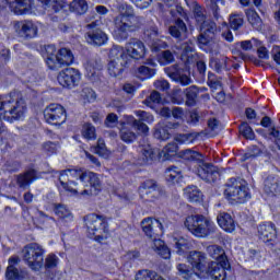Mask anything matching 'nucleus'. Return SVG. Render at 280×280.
I'll list each match as a JSON object with an SVG mask.
<instances>
[{
	"mask_svg": "<svg viewBox=\"0 0 280 280\" xmlns=\"http://www.w3.org/2000/svg\"><path fill=\"white\" fill-rule=\"evenodd\" d=\"M245 14L247 16V21L254 30H261L264 27V20H261V16H259V13H257V10L255 8H249L245 11Z\"/></svg>",
	"mask_w": 280,
	"mask_h": 280,
	"instance_id": "obj_29",
	"label": "nucleus"
},
{
	"mask_svg": "<svg viewBox=\"0 0 280 280\" xmlns=\"http://www.w3.org/2000/svg\"><path fill=\"white\" fill-rule=\"evenodd\" d=\"M261 154V149L257 144H253L249 147V152L244 154V161H248V159H257Z\"/></svg>",
	"mask_w": 280,
	"mask_h": 280,
	"instance_id": "obj_53",
	"label": "nucleus"
},
{
	"mask_svg": "<svg viewBox=\"0 0 280 280\" xmlns=\"http://www.w3.org/2000/svg\"><path fill=\"white\" fill-rule=\"evenodd\" d=\"M144 106H148L152 110L159 106V104H163V97L159 93V91H153L151 94L143 101Z\"/></svg>",
	"mask_w": 280,
	"mask_h": 280,
	"instance_id": "obj_37",
	"label": "nucleus"
},
{
	"mask_svg": "<svg viewBox=\"0 0 280 280\" xmlns=\"http://www.w3.org/2000/svg\"><path fill=\"white\" fill-rule=\"evenodd\" d=\"M199 93L200 90H198V86L196 85H191L184 90V97H186L185 104L188 108H194V106L198 104Z\"/></svg>",
	"mask_w": 280,
	"mask_h": 280,
	"instance_id": "obj_26",
	"label": "nucleus"
},
{
	"mask_svg": "<svg viewBox=\"0 0 280 280\" xmlns=\"http://www.w3.org/2000/svg\"><path fill=\"white\" fill-rule=\"evenodd\" d=\"M238 132L247 141H255V131H253V127H250L247 121H243L240 124Z\"/></svg>",
	"mask_w": 280,
	"mask_h": 280,
	"instance_id": "obj_38",
	"label": "nucleus"
},
{
	"mask_svg": "<svg viewBox=\"0 0 280 280\" xmlns=\"http://www.w3.org/2000/svg\"><path fill=\"white\" fill-rule=\"evenodd\" d=\"M84 226L89 240L102 244L108 237V219L104 214L90 213L84 217Z\"/></svg>",
	"mask_w": 280,
	"mask_h": 280,
	"instance_id": "obj_2",
	"label": "nucleus"
},
{
	"mask_svg": "<svg viewBox=\"0 0 280 280\" xmlns=\"http://www.w3.org/2000/svg\"><path fill=\"white\" fill-rule=\"evenodd\" d=\"M170 100L172 104L180 106V104H185V92L180 89L173 90L170 94Z\"/></svg>",
	"mask_w": 280,
	"mask_h": 280,
	"instance_id": "obj_43",
	"label": "nucleus"
},
{
	"mask_svg": "<svg viewBox=\"0 0 280 280\" xmlns=\"http://www.w3.org/2000/svg\"><path fill=\"white\" fill-rule=\"evenodd\" d=\"M42 3L46 10H51L55 14H58L60 10H62V4L58 2V0H37Z\"/></svg>",
	"mask_w": 280,
	"mask_h": 280,
	"instance_id": "obj_45",
	"label": "nucleus"
},
{
	"mask_svg": "<svg viewBox=\"0 0 280 280\" xmlns=\"http://www.w3.org/2000/svg\"><path fill=\"white\" fill-rule=\"evenodd\" d=\"M2 5H8L15 16H25L32 12L34 0H0Z\"/></svg>",
	"mask_w": 280,
	"mask_h": 280,
	"instance_id": "obj_16",
	"label": "nucleus"
},
{
	"mask_svg": "<svg viewBox=\"0 0 280 280\" xmlns=\"http://www.w3.org/2000/svg\"><path fill=\"white\" fill-rule=\"evenodd\" d=\"M187 260L188 264H190L192 270H196L197 272H206L209 275V261L207 260V254L203 252H189Z\"/></svg>",
	"mask_w": 280,
	"mask_h": 280,
	"instance_id": "obj_19",
	"label": "nucleus"
},
{
	"mask_svg": "<svg viewBox=\"0 0 280 280\" xmlns=\"http://www.w3.org/2000/svg\"><path fill=\"white\" fill-rule=\"evenodd\" d=\"M124 56L127 57V62L130 65V60H141L145 56V44L141 39L133 38L124 49Z\"/></svg>",
	"mask_w": 280,
	"mask_h": 280,
	"instance_id": "obj_17",
	"label": "nucleus"
},
{
	"mask_svg": "<svg viewBox=\"0 0 280 280\" xmlns=\"http://www.w3.org/2000/svg\"><path fill=\"white\" fill-rule=\"evenodd\" d=\"M132 15L121 13L114 19V28L112 31V36L114 40L118 43H124L139 30L137 24L132 23Z\"/></svg>",
	"mask_w": 280,
	"mask_h": 280,
	"instance_id": "obj_7",
	"label": "nucleus"
},
{
	"mask_svg": "<svg viewBox=\"0 0 280 280\" xmlns=\"http://www.w3.org/2000/svg\"><path fill=\"white\" fill-rule=\"evenodd\" d=\"M110 60L107 65V72L109 73L110 78H124V71L128 69L130 65L128 62L127 55H124V47L122 46H114L109 50Z\"/></svg>",
	"mask_w": 280,
	"mask_h": 280,
	"instance_id": "obj_8",
	"label": "nucleus"
},
{
	"mask_svg": "<svg viewBox=\"0 0 280 280\" xmlns=\"http://www.w3.org/2000/svg\"><path fill=\"white\" fill-rule=\"evenodd\" d=\"M184 226L195 237H209L211 233H215V223L205 218L202 214L188 215L184 222Z\"/></svg>",
	"mask_w": 280,
	"mask_h": 280,
	"instance_id": "obj_5",
	"label": "nucleus"
},
{
	"mask_svg": "<svg viewBox=\"0 0 280 280\" xmlns=\"http://www.w3.org/2000/svg\"><path fill=\"white\" fill-rule=\"evenodd\" d=\"M184 194L188 202H202V191L198 189V186H187Z\"/></svg>",
	"mask_w": 280,
	"mask_h": 280,
	"instance_id": "obj_33",
	"label": "nucleus"
},
{
	"mask_svg": "<svg viewBox=\"0 0 280 280\" xmlns=\"http://www.w3.org/2000/svg\"><path fill=\"white\" fill-rule=\"evenodd\" d=\"M162 152L164 154L165 161H172V159H174V156H176V154H178V144H176L174 142H170L168 144H166L164 147Z\"/></svg>",
	"mask_w": 280,
	"mask_h": 280,
	"instance_id": "obj_39",
	"label": "nucleus"
},
{
	"mask_svg": "<svg viewBox=\"0 0 280 280\" xmlns=\"http://www.w3.org/2000/svg\"><path fill=\"white\" fill-rule=\"evenodd\" d=\"M210 67H212L217 73H222V71L226 69V61L225 59H212L210 61Z\"/></svg>",
	"mask_w": 280,
	"mask_h": 280,
	"instance_id": "obj_51",
	"label": "nucleus"
},
{
	"mask_svg": "<svg viewBox=\"0 0 280 280\" xmlns=\"http://www.w3.org/2000/svg\"><path fill=\"white\" fill-rule=\"evenodd\" d=\"M81 137L86 141H95L97 139V129L91 122H84L81 129Z\"/></svg>",
	"mask_w": 280,
	"mask_h": 280,
	"instance_id": "obj_35",
	"label": "nucleus"
},
{
	"mask_svg": "<svg viewBox=\"0 0 280 280\" xmlns=\"http://www.w3.org/2000/svg\"><path fill=\"white\" fill-rule=\"evenodd\" d=\"M44 119L49 126H62L67 122V109L58 103H51L44 109Z\"/></svg>",
	"mask_w": 280,
	"mask_h": 280,
	"instance_id": "obj_10",
	"label": "nucleus"
},
{
	"mask_svg": "<svg viewBox=\"0 0 280 280\" xmlns=\"http://www.w3.org/2000/svg\"><path fill=\"white\" fill-rule=\"evenodd\" d=\"M171 78H173L175 82H178L180 86H189V84L191 83V77L187 74L172 73Z\"/></svg>",
	"mask_w": 280,
	"mask_h": 280,
	"instance_id": "obj_49",
	"label": "nucleus"
},
{
	"mask_svg": "<svg viewBox=\"0 0 280 280\" xmlns=\"http://www.w3.org/2000/svg\"><path fill=\"white\" fill-rule=\"evenodd\" d=\"M81 97L89 104H93L97 100V94L94 89L85 86L81 91Z\"/></svg>",
	"mask_w": 280,
	"mask_h": 280,
	"instance_id": "obj_46",
	"label": "nucleus"
},
{
	"mask_svg": "<svg viewBox=\"0 0 280 280\" xmlns=\"http://www.w3.org/2000/svg\"><path fill=\"white\" fill-rule=\"evenodd\" d=\"M179 159H183L186 163H194L198 165V163H202V154L198 151H194L191 149H186L179 151Z\"/></svg>",
	"mask_w": 280,
	"mask_h": 280,
	"instance_id": "obj_27",
	"label": "nucleus"
},
{
	"mask_svg": "<svg viewBox=\"0 0 280 280\" xmlns=\"http://www.w3.org/2000/svg\"><path fill=\"white\" fill-rule=\"evenodd\" d=\"M119 121V116L115 113H110L105 118L106 128H110L113 124H117Z\"/></svg>",
	"mask_w": 280,
	"mask_h": 280,
	"instance_id": "obj_63",
	"label": "nucleus"
},
{
	"mask_svg": "<svg viewBox=\"0 0 280 280\" xmlns=\"http://www.w3.org/2000/svg\"><path fill=\"white\" fill-rule=\"evenodd\" d=\"M271 58L276 65L280 66V46L275 45L271 49Z\"/></svg>",
	"mask_w": 280,
	"mask_h": 280,
	"instance_id": "obj_64",
	"label": "nucleus"
},
{
	"mask_svg": "<svg viewBox=\"0 0 280 280\" xmlns=\"http://www.w3.org/2000/svg\"><path fill=\"white\" fill-rule=\"evenodd\" d=\"M174 135V128L167 122H159L154 127L153 137L158 141H170Z\"/></svg>",
	"mask_w": 280,
	"mask_h": 280,
	"instance_id": "obj_23",
	"label": "nucleus"
},
{
	"mask_svg": "<svg viewBox=\"0 0 280 280\" xmlns=\"http://www.w3.org/2000/svg\"><path fill=\"white\" fill-rule=\"evenodd\" d=\"M27 113V104L21 92L0 95V135H3V120L9 124L19 121Z\"/></svg>",
	"mask_w": 280,
	"mask_h": 280,
	"instance_id": "obj_1",
	"label": "nucleus"
},
{
	"mask_svg": "<svg viewBox=\"0 0 280 280\" xmlns=\"http://www.w3.org/2000/svg\"><path fill=\"white\" fill-rule=\"evenodd\" d=\"M196 67L201 80H205L207 75V63L202 60H199L196 62Z\"/></svg>",
	"mask_w": 280,
	"mask_h": 280,
	"instance_id": "obj_60",
	"label": "nucleus"
},
{
	"mask_svg": "<svg viewBox=\"0 0 280 280\" xmlns=\"http://www.w3.org/2000/svg\"><path fill=\"white\" fill-rule=\"evenodd\" d=\"M194 16H195V21L199 27L201 25H205V23L207 22V15H205V13H202L200 10L195 11Z\"/></svg>",
	"mask_w": 280,
	"mask_h": 280,
	"instance_id": "obj_62",
	"label": "nucleus"
},
{
	"mask_svg": "<svg viewBox=\"0 0 280 280\" xmlns=\"http://www.w3.org/2000/svg\"><path fill=\"white\" fill-rule=\"evenodd\" d=\"M121 141H124V143H135V141H137V133L125 131L121 133Z\"/></svg>",
	"mask_w": 280,
	"mask_h": 280,
	"instance_id": "obj_57",
	"label": "nucleus"
},
{
	"mask_svg": "<svg viewBox=\"0 0 280 280\" xmlns=\"http://www.w3.org/2000/svg\"><path fill=\"white\" fill-rule=\"evenodd\" d=\"M197 176L206 183L213 184L218 180L220 172L215 168V165L211 163H203L202 166L198 165L195 170Z\"/></svg>",
	"mask_w": 280,
	"mask_h": 280,
	"instance_id": "obj_20",
	"label": "nucleus"
},
{
	"mask_svg": "<svg viewBox=\"0 0 280 280\" xmlns=\"http://www.w3.org/2000/svg\"><path fill=\"white\" fill-rule=\"evenodd\" d=\"M174 60V54H172V50H163L158 55V62L161 67H167V65H172Z\"/></svg>",
	"mask_w": 280,
	"mask_h": 280,
	"instance_id": "obj_41",
	"label": "nucleus"
},
{
	"mask_svg": "<svg viewBox=\"0 0 280 280\" xmlns=\"http://www.w3.org/2000/svg\"><path fill=\"white\" fill-rule=\"evenodd\" d=\"M265 189L268 194H279L280 191V178L273 175H269L265 179Z\"/></svg>",
	"mask_w": 280,
	"mask_h": 280,
	"instance_id": "obj_36",
	"label": "nucleus"
},
{
	"mask_svg": "<svg viewBox=\"0 0 280 280\" xmlns=\"http://www.w3.org/2000/svg\"><path fill=\"white\" fill-rule=\"evenodd\" d=\"M12 27L23 40H32L38 36V25L32 20L13 21Z\"/></svg>",
	"mask_w": 280,
	"mask_h": 280,
	"instance_id": "obj_11",
	"label": "nucleus"
},
{
	"mask_svg": "<svg viewBox=\"0 0 280 280\" xmlns=\"http://www.w3.org/2000/svg\"><path fill=\"white\" fill-rule=\"evenodd\" d=\"M58 264H60V258L56 254H48L43 266L45 270H54V268H58Z\"/></svg>",
	"mask_w": 280,
	"mask_h": 280,
	"instance_id": "obj_42",
	"label": "nucleus"
},
{
	"mask_svg": "<svg viewBox=\"0 0 280 280\" xmlns=\"http://www.w3.org/2000/svg\"><path fill=\"white\" fill-rule=\"evenodd\" d=\"M158 255H160L162 259H170L172 257V252L166 245H161L158 247Z\"/></svg>",
	"mask_w": 280,
	"mask_h": 280,
	"instance_id": "obj_59",
	"label": "nucleus"
},
{
	"mask_svg": "<svg viewBox=\"0 0 280 280\" xmlns=\"http://www.w3.org/2000/svg\"><path fill=\"white\" fill-rule=\"evenodd\" d=\"M137 73L142 80H150V78H154V75H156V70L148 66H140L137 69Z\"/></svg>",
	"mask_w": 280,
	"mask_h": 280,
	"instance_id": "obj_44",
	"label": "nucleus"
},
{
	"mask_svg": "<svg viewBox=\"0 0 280 280\" xmlns=\"http://www.w3.org/2000/svg\"><path fill=\"white\" fill-rule=\"evenodd\" d=\"M141 229L149 240L156 242L159 240V231L163 233V223L156 218L148 217L141 221Z\"/></svg>",
	"mask_w": 280,
	"mask_h": 280,
	"instance_id": "obj_15",
	"label": "nucleus"
},
{
	"mask_svg": "<svg viewBox=\"0 0 280 280\" xmlns=\"http://www.w3.org/2000/svg\"><path fill=\"white\" fill-rule=\"evenodd\" d=\"M94 154H98V156H104V152H106V142L104 139H98L96 145L93 147Z\"/></svg>",
	"mask_w": 280,
	"mask_h": 280,
	"instance_id": "obj_55",
	"label": "nucleus"
},
{
	"mask_svg": "<svg viewBox=\"0 0 280 280\" xmlns=\"http://www.w3.org/2000/svg\"><path fill=\"white\" fill-rule=\"evenodd\" d=\"M40 178V172L34 167L27 168L24 173H21L16 177V184L20 189H25Z\"/></svg>",
	"mask_w": 280,
	"mask_h": 280,
	"instance_id": "obj_22",
	"label": "nucleus"
},
{
	"mask_svg": "<svg viewBox=\"0 0 280 280\" xmlns=\"http://www.w3.org/2000/svg\"><path fill=\"white\" fill-rule=\"evenodd\" d=\"M170 14L172 16V19H178L179 16L182 19H187V12L185 11V9L182 5H175L174 9H171Z\"/></svg>",
	"mask_w": 280,
	"mask_h": 280,
	"instance_id": "obj_52",
	"label": "nucleus"
},
{
	"mask_svg": "<svg viewBox=\"0 0 280 280\" xmlns=\"http://www.w3.org/2000/svg\"><path fill=\"white\" fill-rule=\"evenodd\" d=\"M45 54H46V57H45L46 66L50 71H56V62H54L58 54V49L56 48V45L54 44L46 45Z\"/></svg>",
	"mask_w": 280,
	"mask_h": 280,
	"instance_id": "obj_28",
	"label": "nucleus"
},
{
	"mask_svg": "<svg viewBox=\"0 0 280 280\" xmlns=\"http://www.w3.org/2000/svg\"><path fill=\"white\" fill-rule=\"evenodd\" d=\"M174 242H175L174 247L177 255H180V256L187 255V253L191 250V242H189V240L185 237H175Z\"/></svg>",
	"mask_w": 280,
	"mask_h": 280,
	"instance_id": "obj_32",
	"label": "nucleus"
},
{
	"mask_svg": "<svg viewBox=\"0 0 280 280\" xmlns=\"http://www.w3.org/2000/svg\"><path fill=\"white\" fill-rule=\"evenodd\" d=\"M85 78L92 83L100 82L102 81V70L93 63H88L85 66Z\"/></svg>",
	"mask_w": 280,
	"mask_h": 280,
	"instance_id": "obj_34",
	"label": "nucleus"
},
{
	"mask_svg": "<svg viewBox=\"0 0 280 280\" xmlns=\"http://www.w3.org/2000/svg\"><path fill=\"white\" fill-rule=\"evenodd\" d=\"M217 222L225 233H233L235 231V219L229 212H221L217 217Z\"/></svg>",
	"mask_w": 280,
	"mask_h": 280,
	"instance_id": "obj_24",
	"label": "nucleus"
},
{
	"mask_svg": "<svg viewBox=\"0 0 280 280\" xmlns=\"http://www.w3.org/2000/svg\"><path fill=\"white\" fill-rule=\"evenodd\" d=\"M82 80V73L75 68H66L61 70L57 75V82L63 89H75Z\"/></svg>",
	"mask_w": 280,
	"mask_h": 280,
	"instance_id": "obj_13",
	"label": "nucleus"
},
{
	"mask_svg": "<svg viewBox=\"0 0 280 280\" xmlns=\"http://www.w3.org/2000/svg\"><path fill=\"white\" fill-rule=\"evenodd\" d=\"M213 40V37H210L209 35L200 34L197 38V43L200 47H208V45Z\"/></svg>",
	"mask_w": 280,
	"mask_h": 280,
	"instance_id": "obj_61",
	"label": "nucleus"
},
{
	"mask_svg": "<svg viewBox=\"0 0 280 280\" xmlns=\"http://www.w3.org/2000/svg\"><path fill=\"white\" fill-rule=\"evenodd\" d=\"M95 22L88 25L89 32L85 34V38L89 45L102 47L108 43V35L101 28L95 27Z\"/></svg>",
	"mask_w": 280,
	"mask_h": 280,
	"instance_id": "obj_18",
	"label": "nucleus"
},
{
	"mask_svg": "<svg viewBox=\"0 0 280 280\" xmlns=\"http://www.w3.org/2000/svg\"><path fill=\"white\" fill-rule=\"evenodd\" d=\"M83 187H90L91 191H102V179L94 172L85 173V179L82 182Z\"/></svg>",
	"mask_w": 280,
	"mask_h": 280,
	"instance_id": "obj_25",
	"label": "nucleus"
},
{
	"mask_svg": "<svg viewBox=\"0 0 280 280\" xmlns=\"http://www.w3.org/2000/svg\"><path fill=\"white\" fill-rule=\"evenodd\" d=\"M177 270H178L179 277H182L185 280L191 279V276L194 275L191 272V269L189 268V266H187L185 264H178L177 265Z\"/></svg>",
	"mask_w": 280,
	"mask_h": 280,
	"instance_id": "obj_50",
	"label": "nucleus"
},
{
	"mask_svg": "<svg viewBox=\"0 0 280 280\" xmlns=\"http://www.w3.org/2000/svg\"><path fill=\"white\" fill-rule=\"evenodd\" d=\"M209 252L215 261L208 264V277L214 280H226V270L231 268V265L229 264V257L224 248L219 245H211Z\"/></svg>",
	"mask_w": 280,
	"mask_h": 280,
	"instance_id": "obj_4",
	"label": "nucleus"
},
{
	"mask_svg": "<svg viewBox=\"0 0 280 280\" xmlns=\"http://www.w3.org/2000/svg\"><path fill=\"white\" fill-rule=\"evenodd\" d=\"M183 178V171L178 168V166H168L165 171V179L171 185H176L180 183Z\"/></svg>",
	"mask_w": 280,
	"mask_h": 280,
	"instance_id": "obj_30",
	"label": "nucleus"
},
{
	"mask_svg": "<svg viewBox=\"0 0 280 280\" xmlns=\"http://www.w3.org/2000/svg\"><path fill=\"white\" fill-rule=\"evenodd\" d=\"M133 128H136L142 135H148L150 132V127L143 120H133Z\"/></svg>",
	"mask_w": 280,
	"mask_h": 280,
	"instance_id": "obj_56",
	"label": "nucleus"
},
{
	"mask_svg": "<svg viewBox=\"0 0 280 280\" xmlns=\"http://www.w3.org/2000/svg\"><path fill=\"white\" fill-rule=\"evenodd\" d=\"M78 14H86L89 10V2L86 0H78L75 3Z\"/></svg>",
	"mask_w": 280,
	"mask_h": 280,
	"instance_id": "obj_58",
	"label": "nucleus"
},
{
	"mask_svg": "<svg viewBox=\"0 0 280 280\" xmlns=\"http://www.w3.org/2000/svg\"><path fill=\"white\" fill-rule=\"evenodd\" d=\"M225 187L224 197L226 200L244 205V202H248L252 198L250 188L244 179L232 177L228 180Z\"/></svg>",
	"mask_w": 280,
	"mask_h": 280,
	"instance_id": "obj_6",
	"label": "nucleus"
},
{
	"mask_svg": "<svg viewBox=\"0 0 280 280\" xmlns=\"http://www.w3.org/2000/svg\"><path fill=\"white\" fill-rule=\"evenodd\" d=\"M258 237L268 248H275L278 242L277 225L271 221L261 222L257 226Z\"/></svg>",
	"mask_w": 280,
	"mask_h": 280,
	"instance_id": "obj_12",
	"label": "nucleus"
},
{
	"mask_svg": "<svg viewBox=\"0 0 280 280\" xmlns=\"http://www.w3.org/2000/svg\"><path fill=\"white\" fill-rule=\"evenodd\" d=\"M69 175L74 180L69 179ZM86 179V172L82 167H73V168H66L59 171V178L56 184V187L59 194H70V196H78V182L83 183Z\"/></svg>",
	"mask_w": 280,
	"mask_h": 280,
	"instance_id": "obj_3",
	"label": "nucleus"
},
{
	"mask_svg": "<svg viewBox=\"0 0 280 280\" xmlns=\"http://www.w3.org/2000/svg\"><path fill=\"white\" fill-rule=\"evenodd\" d=\"M75 61V56L70 48L63 47L57 50V57H55V71H58L61 67H71Z\"/></svg>",
	"mask_w": 280,
	"mask_h": 280,
	"instance_id": "obj_21",
	"label": "nucleus"
},
{
	"mask_svg": "<svg viewBox=\"0 0 280 280\" xmlns=\"http://www.w3.org/2000/svg\"><path fill=\"white\" fill-rule=\"evenodd\" d=\"M7 280H18L21 277L19 269L14 266H8L5 271Z\"/></svg>",
	"mask_w": 280,
	"mask_h": 280,
	"instance_id": "obj_54",
	"label": "nucleus"
},
{
	"mask_svg": "<svg viewBox=\"0 0 280 280\" xmlns=\"http://www.w3.org/2000/svg\"><path fill=\"white\" fill-rule=\"evenodd\" d=\"M159 182L155 179H147L138 187V194L142 202H156L159 200Z\"/></svg>",
	"mask_w": 280,
	"mask_h": 280,
	"instance_id": "obj_14",
	"label": "nucleus"
},
{
	"mask_svg": "<svg viewBox=\"0 0 280 280\" xmlns=\"http://www.w3.org/2000/svg\"><path fill=\"white\" fill-rule=\"evenodd\" d=\"M230 27L234 32H237L244 25V18L240 14H232L229 19Z\"/></svg>",
	"mask_w": 280,
	"mask_h": 280,
	"instance_id": "obj_47",
	"label": "nucleus"
},
{
	"mask_svg": "<svg viewBox=\"0 0 280 280\" xmlns=\"http://www.w3.org/2000/svg\"><path fill=\"white\" fill-rule=\"evenodd\" d=\"M200 30L206 36L215 38V34H218V24H215V22L206 21L205 24L200 25Z\"/></svg>",
	"mask_w": 280,
	"mask_h": 280,
	"instance_id": "obj_40",
	"label": "nucleus"
},
{
	"mask_svg": "<svg viewBox=\"0 0 280 280\" xmlns=\"http://www.w3.org/2000/svg\"><path fill=\"white\" fill-rule=\"evenodd\" d=\"M23 259L31 270L38 272L45 261V249L38 243H30L23 248Z\"/></svg>",
	"mask_w": 280,
	"mask_h": 280,
	"instance_id": "obj_9",
	"label": "nucleus"
},
{
	"mask_svg": "<svg viewBox=\"0 0 280 280\" xmlns=\"http://www.w3.org/2000/svg\"><path fill=\"white\" fill-rule=\"evenodd\" d=\"M140 156L144 165H152L156 161L158 153L152 145L148 144L141 148Z\"/></svg>",
	"mask_w": 280,
	"mask_h": 280,
	"instance_id": "obj_31",
	"label": "nucleus"
},
{
	"mask_svg": "<svg viewBox=\"0 0 280 280\" xmlns=\"http://www.w3.org/2000/svg\"><path fill=\"white\" fill-rule=\"evenodd\" d=\"M52 209L57 218H60L61 220H65V218L69 215V209L62 203H54Z\"/></svg>",
	"mask_w": 280,
	"mask_h": 280,
	"instance_id": "obj_48",
	"label": "nucleus"
}]
</instances>
